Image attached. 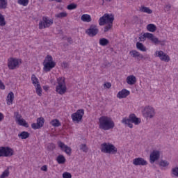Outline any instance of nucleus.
<instances>
[{"mask_svg": "<svg viewBox=\"0 0 178 178\" xmlns=\"http://www.w3.org/2000/svg\"><path fill=\"white\" fill-rule=\"evenodd\" d=\"M133 165H135V166H147L148 162L143 158L138 157L133 160Z\"/></svg>", "mask_w": 178, "mask_h": 178, "instance_id": "nucleus-13", "label": "nucleus"}, {"mask_svg": "<svg viewBox=\"0 0 178 178\" xmlns=\"http://www.w3.org/2000/svg\"><path fill=\"white\" fill-rule=\"evenodd\" d=\"M63 178H72V174L70 172H65L63 174Z\"/></svg>", "mask_w": 178, "mask_h": 178, "instance_id": "nucleus-45", "label": "nucleus"}, {"mask_svg": "<svg viewBox=\"0 0 178 178\" xmlns=\"http://www.w3.org/2000/svg\"><path fill=\"white\" fill-rule=\"evenodd\" d=\"M15 116L17 122H18V120H22V115L19 114L17 112L15 113Z\"/></svg>", "mask_w": 178, "mask_h": 178, "instance_id": "nucleus-46", "label": "nucleus"}, {"mask_svg": "<svg viewBox=\"0 0 178 178\" xmlns=\"http://www.w3.org/2000/svg\"><path fill=\"white\" fill-rule=\"evenodd\" d=\"M113 26V24H108V25H106L104 27V33H108V31H110Z\"/></svg>", "mask_w": 178, "mask_h": 178, "instance_id": "nucleus-43", "label": "nucleus"}, {"mask_svg": "<svg viewBox=\"0 0 178 178\" xmlns=\"http://www.w3.org/2000/svg\"><path fill=\"white\" fill-rule=\"evenodd\" d=\"M76 8H77V4L74 3L69 4L67 6V9H68V10H73V9H76Z\"/></svg>", "mask_w": 178, "mask_h": 178, "instance_id": "nucleus-39", "label": "nucleus"}, {"mask_svg": "<svg viewBox=\"0 0 178 178\" xmlns=\"http://www.w3.org/2000/svg\"><path fill=\"white\" fill-rule=\"evenodd\" d=\"M99 44L102 45V47H106L108 44H109V40L106 38H101L99 39Z\"/></svg>", "mask_w": 178, "mask_h": 178, "instance_id": "nucleus-27", "label": "nucleus"}, {"mask_svg": "<svg viewBox=\"0 0 178 178\" xmlns=\"http://www.w3.org/2000/svg\"><path fill=\"white\" fill-rule=\"evenodd\" d=\"M43 66L44 72H51L56 66V63L54 61V58L51 56L47 55L43 61Z\"/></svg>", "mask_w": 178, "mask_h": 178, "instance_id": "nucleus-4", "label": "nucleus"}, {"mask_svg": "<svg viewBox=\"0 0 178 178\" xmlns=\"http://www.w3.org/2000/svg\"><path fill=\"white\" fill-rule=\"evenodd\" d=\"M156 56H158L161 59V60H163V62H169L170 60V57L166 54H165L162 51H156Z\"/></svg>", "mask_w": 178, "mask_h": 178, "instance_id": "nucleus-14", "label": "nucleus"}, {"mask_svg": "<svg viewBox=\"0 0 178 178\" xmlns=\"http://www.w3.org/2000/svg\"><path fill=\"white\" fill-rule=\"evenodd\" d=\"M159 165L163 166V168H166V166H169V162L162 160L161 161H160Z\"/></svg>", "mask_w": 178, "mask_h": 178, "instance_id": "nucleus-42", "label": "nucleus"}, {"mask_svg": "<svg viewBox=\"0 0 178 178\" xmlns=\"http://www.w3.org/2000/svg\"><path fill=\"white\" fill-rule=\"evenodd\" d=\"M101 152L104 154L115 155L118 153V148L112 143H104L101 145Z\"/></svg>", "mask_w": 178, "mask_h": 178, "instance_id": "nucleus-2", "label": "nucleus"}, {"mask_svg": "<svg viewBox=\"0 0 178 178\" xmlns=\"http://www.w3.org/2000/svg\"><path fill=\"white\" fill-rule=\"evenodd\" d=\"M136 48L142 52H147V47L140 42H136Z\"/></svg>", "mask_w": 178, "mask_h": 178, "instance_id": "nucleus-23", "label": "nucleus"}, {"mask_svg": "<svg viewBox=\"0 0 178 178\" xmlns=\"http://www.w3.org/2000/svg\"><path fill=\"white\" fill-rule=\"evenodd\" d=\"M54 24V20L47 17H43L42 21L39 22V29L40 30H42V29H47V27H50Z\"/></svg>", "mask_w": 178, "mask_h": 178, "instance_id": "nucleus-7", "label": "nucleus"}, {"mask_svg": "<svg viewBox=\"0 0 178 178\" xmlns=\"http://www.w3.org/2000/svg\"><path fill=\"white\" fill-rule=\"evenodd\" d=\"M81 151H83V152H88V147H87V145L86 144H81L79 145Z\"/></svg>", "mask_w": 178, "mask_h": 178, "instance_id": "nucleus-37", "label": "nucleus"}, {"mask_svg": "<svg viewBox=\"0 0 178 178\" xmlns=\"http://www.w3.org/2000/svg\"><path fill=\"white\" fill-rule=\"evenodd\" d=\"M63 65H64L65 67H66V65H67V63H63Z\"/></svg>", "mask_w": 178, "mask_h": 178, "instance_id": "nucleus-56", "label": "nucleus"}, {"mask_svg": "<svg viewBox=\"0 0 178 178\" xmlns=\"http://www.w3.org/2000/svg\"><path fill=\"white\" fill-rule=\"evenodd\" d=\"M99 32L98 26L95 24L90 25L89 29L86 31V34H88L89 37H95Z\"/></svg>", "mask_w": 178, "mask_h": 178, "instance_id": "nucleus-9", "label": "nucleus"}, {"mask_svg": "<svg viewBox=\"0 0 178 178\" xmlns=\"http://www.w3.org/2000/svg\"><path fill=\"white\" fill-rule=\"evenodd\" d=\"M138 58H140V59H144V56L139 53Z\"/></svg>", "mask_w": 178, "mask_h": 178, "instance_id": "nucleus-50", "label": "nucleus"}, {"mask_svg": "<svg viewBox=\"0 0 178 178\" xmlns=\"http://www.w3.org/2000/svg\"><path fill=\"white\" fill-rule=\"evenodd\" d=\"M150 41H152V42H153V44H155L156 45H158L160 42H161V40H159L158 38L155 36H154Z\"/></svg>", "mask_w": 178, "mask_h": 178, "instance_id": "nucleus-41", "label": "nucleus"}, {"mask_svg": "<svg viewBox=\"0 0 178 178\" xmlns=\"http://www.w3.org/2000/svg\"><path fill=\"white\" fill-rule=\"evenodd\" d=\"M51 126H54V127H59V126H60V122L58 120H53L51 122Z\"/></svg>", "mask_w": 178, "mask_h": 178, "instance_id": "nucleus-36", "label": "nucleus"}, {"mask_svg": "<svg viewBox=\"0 0 178 178\" xmlns=\"http://www.w3.org/2000/svg\"><path fill=\"white\" fill-rule=\"evenodd\" d=\"M67 41L70 42V44H72V38H68Z\"/></svg>", "mask_w": 178, "mask_h": 178, "instance_id": "nucleus-52", "label": "nucleus"}, {"mask_svg": "<svg viewBox=\"0 0 178 178\" xmlns=\"http://www.w3.org/2000/svg\"><path fill=\"white\" fill-rule=\"evenodd\" d=\"M17 122L19 126H24V127H29V124L26 123V120L24 119H21L18 120Z\"/></svg>", "mask_w": 178, "mask_h": 178, "instance_id": "nucleus-32", "label": "nucleus"}, {"mask_svg": "<svg viewBox=\"0 0 178 178\" xmlns=\"http://www.w3.org/2000/svg\"><path fill=\"white\" fill-rule=\"evenodd\" d=\"M129 95H130V91L127 90V89H122L118 93L117 97L121 99L122 98H126L127 97H129Z\"/></svg>", "mask_w": 178, "mask_h": 178, "instance_id": "nucleus-18", "label": "nucleus"}, {"mask_svg": "<svg viewBox=\"0 0 178 178\" xmlns=\"http://www.w3.org/2000/svg\"><path fill=\"white\" fill-rule=\"evenodd\" d=\"M48 86H44L43 87V89L45 90V91H47V90H48Z\"/></svg>", "mask_w": 178, "mask_h": 178, "instance_id": "nucleus-53", "label": "nucleus"}, {"mask_svg": "<svg viewBox=\"0 0 178 178\" xmlns=\"http://www.w3.org/2000/svg\"><path fill=\"white\" fill-rule=\"evenodd\" d=\"M35 87H36V93L38 95H39V97H41V95H42V89L41 88V85L38 83Z\"/></svg>", "mask_w": 178, "mask_h": 178, "instance_id": "nucleus-29", "label": "nucleus"}, {"mask_svg": "<svg viewBox=\"0 0 178 178\" xmlns=\"http://www.w3.org/2000/svg\"><path fill=\"white\" fill-rule=\"evenodd\" d=\"M0 26L1 27H3V26H6V21H5V17H3V15L1 13H0Z\"/></svg>", "mask_w": 178, "mask_h": 178, "instance_id": "nucleus-34", "label": "nucleus"}, {"mask_svg": "<svg viewBox=\"0 0 178 178\" xmlns=\"http://www.w3.org/2000/svg\"><path fill=\"white\" fill-rule=\"evenodd\" d=\"M143 115L145 118H149V119H152L155 116V109L151 106H147L143 111Z\"/></svg>", "mask_w": 178, "mask_h": 178, "instance_id": "nucleus-10", "label": "nucleus"}, {"mask_svg": "<svg viewBox=\"0 0 178 178\" xmlns=\"http://www.w3.org/2000/svg\"><path fill=\"white\" fill-rule=\"evenodd\" d=\"M153 37H154V34L149 33H145L143 34V36H141L139 38L141 41H145L146 38H148V40H150V41H151V40H152Z\"/></svg>", "mask_w": 178, "mask_h": 178, "instance_id": "nucleus-21", "label": "nucleus"}, {"mask_svg": "<svg viewBox=\"0 0 178 178\" xmlns=\"http://www.w3.org/2000/svg\"><path fill=\"white\" fill-rule=\"evenodd\" d=\"M7 6H8V1L0 0V9H6Z\"/></svg>", "mask_w": 178, "mask_h": 178, "instance_id": "nucleus-28", "label": "nucleus"}, {"mask_svg": "<svg viewBox=\"0 0 178 178\" xmlns=\"http://www.w3.org/2000/svg\"><path fill=\"white\" fill-rule=\"evenodd\" d=\"M15 94L13 92H10L6 98L7 105H12V104H13Z\"/></svg>", "mask_w": 178, "mask_h": 178, "instance_id": "nucleus-19", "label": "nucleus"}, {"mask_svg": "<svg viewBox=\"0 0 178 178\" xmlns=\"http://www.w3.org/2000/svg\"><path fill=\"white\" fill-rule=\"evenodd\" d=\"M19 5H22V6H27L29 5V0H18Z\"/></svg>", "mask_w": 178, "mask_h": 178, "instance_id": "nucleus-38", "label": "nucleus"}, {"mask_svg": "<svg viewBox=\"0 0 178 178\" xmlns=\"http://www.w3.org/2000/svg\"><path fill=\"white\" fill-rule=\"evenodd\" d=\"M161 156V153L158 150H154L150 154V163H154L155 161H158Z\"/></svg>", "mask_w": 178, "mask_h": 178, "instance_id": "nucleus-17", "label": "nucleus"}, {"mask_svg": "<svg viewBox=\"0 0 178 178\" xmlns=\"http://www.w3.org/2000/svg\"><path fill=\"white\" fill-rule=\"evenodd\" d=\"M136 19H138V17H136Z\"/></svg>", "mask_w": 178, "mask_h": 178, "instance_id": "nucleus-59", "label": "nucleus"}, {"mask_svg": "<svg viewBox=\"0 0 178 178\" xmlns=\"http://www.w3.org/2000/svg\"><path fill=\"white\" fill-rule=\"evenodd\" d=\"M113 20H115V17L112 14H104L99 19V26H105V24H113Z\"/></svg>", "mask_w": 178, "mask_h": 178, "instance_id": "nucleus-5", "label": "nucleus"}, {"mask_svg": "<svg viewBox=\"0 0 178 178\" xmlns=\"http://www.w3.org/2000/svg\"><path fill=\"white\" fill-rule=\"evenodd\" d=\"M104 87H106V88H110L111 87H112V85L111 84V83L107 82L104 84Z\"/></svg>", "mask_w": 178, "mask_h": 178, "instance_id": "nucleus-47", "label": "nucleus"}, {"mask_svg": "<svg viewBox=\"0 0 178 178\" xmlns=\"http://www.w3.org/2000/svg\"><path fill=\"white\" fill-rule=\"evenodd\" d=\"M147 30L150 33H154V31H156V26L154 24H149L147 26Z\"/></svg>", "mask_w": 178, "mask_h": 178, "instance_id": "nucleus-26", "label": "nucleus"}, {"mask_svg": "<svg viewBox=\"0 0 178 178\" xmlns=\"http://www.w3.org/2000/svg\"><path fill=\"white\" fill-rule=\"evenodd\" d=\"M58 147H60L62 151L67 153V155H70L72 154V148L70 147L65 145L62 141L58 142Z\"/></svg>", "mask_w": 178, "mask_h": 178, "instance_id": "nucleus-16", "label": "nucleus"}, {"mask_svg": "<svg viewBox=\"0 0 178 178\" xmlns=\"http://www.w3.org/2000/svg\"><path fill=\"white\" fill-rule=\"evenodd\" d=\"M99 127L102 130H112L115 127V122L111 118L102 116L99 119Z\"/></svg>", "mask_w": 178, "mask_h": 178, "instance_id": "nucleus-1", "label": "nucleus"}, {"mask_svg": "<svg viewBox=\"0 0 178 178\" xmlns=\"http://www.w3.org/2000/svg\"><path fill=\"white\" fill-rule=\"evenodd\" d=\"M56 2H62V0H56Z\"/></svg>", "mask_w": 178, "mask_h": 178, "instance_id": "nucleus-57", "label": "nucleus"}, {"mask_svg": "<svg viewBox=\"0 0 178 178\" xmlns=\"http://www.w3.org/2000/svg\"><path fill=\"white\" fill-rule=\"evenodd\" d=\"M137 82V78L134 75L128 76L127 78V83L129 86H133L135 83Z\"/></svg>", "mask_w": 178, "mask_h": 178, "instance_id": "nucleus-20", "label": "nucleus"}, {"mask_svg": "<svg viewBox=\"0 0 178 178\" xmlns=\"http://www.w3.org/2000/svg\"><path fill=\"white\" fill-rule=\"evenodd\" d=\"M56 161L59 165H63L66 162V159L64 155L60 154L57 156Z\"/></svg>", "mask_w": 178, "mask_h": 178, "instance_id": "nucleus-24", "label": "nucleus"}, {"mask_svg": "<svg viewBox=\"0 0 178 178\" xmlns=\"http://www.w3.org/2000/svg\"><path fill=\"white\" fill-rule=\"evenodd\" d=\"M140 10L144 13H148V15H151V13H152V10L149 9V8L147 7H142L140 8Z\"/></svg>", "mask_w": 178, "mask_h": 178, "instance_id": "nucleus-35", "label": "nucleus"}, {"mask_svg": "<svg viewBox=\"0 0 178 178\" xmlns=\"http://www.w3.org/2000/svg\"><path fill=\"white\" fill-rule=\"evenodd\" d=\"M171 175H172V177H178V167L172 168Z\"/></svg>", "mask_w": 178, "mask_h": 178, "instance_id": "nucleus-33", "label": "nucleus"}, {"mask_svg": "<svg viewBox=\"0 0 178 178\" xmlns=\"http://www.w3.org/2000/svg\"><path fill=\"white\" fill-rule=\"evenodd\" d=\"M129 55H131L132 58H138V56H140V52L136 50H132L129 52Z\"/></svg>", "mask_w": 178, "mask_h": 178, "instance_id": "nucleus-30", "label": "nucleus"}, {"mask_svg": "<svg viewBox=\"0 0 178 178\" xmlns=\"http://www.w3.org/2000/svg\"><path fill=\"white\" fill-rule=\"evenodd\" d=\"M8 66L9 69L14 70L15 68L19 66V60L13 58H9Z\"/></svg>", "mask_w": 178, "mask_h": 178, "instance_id": "nucleus-15", "label": "nucleus"}, {"mask_svg": "<svg viewBox=\"0 0 178 178\" xmlns=\"http://www.w3.org/2000/svg\"><path fill=\"white\" fill-rule=\"evenodd\" d=\"M41 170H43V172H47V170H48V167L47 165H43L41 167Z\"/></svg>", "mask_w": 178, "mask_h": 178, "instance_id": "nucleus-49", "label": "nucleus"}, {"mask_svg": "<svg viewBox=\"0 0 178 178\" xmlns=\"http://www.w3.org/2000/svg\"><path fill=\"white\" fill-rule=\"evenodd\" d=\"M66 16H67V13L63 12V13H60L56 15V17H58V18H62V17H66Z\"/></svg>", "mask_w": 178, "mask_h": 178, "instance_id": "nucleus-44", "label": "nucleus"}, {"mask_svg": "<svg viewBox=\"0 0 178 178\" xmlns=\"http://www.w3.org/2000/svg\"><path fill=\"white\" fill-rule=\"evenodd\" d=\"M13 149L9 147H0V157L1 156H12L13 155Z\"/></svg>", "mask_w": 178, "mask_h": 178, "instance_id": "nucleus-8", "label": "nucleus"}, {"mask_svg": "<svg viewBox=\"0 0 178 178\" xmlns=\"http://www.w3.org/2000/svg\"><path fill=\"white\" fill-rule=\"evenodd\" d=\"M51 145L52 149H54V148H55V145L51 144Z\"/></svg>", "mask_w": 178, "mask_h": 178, "instance_id": "nucleus-55", "label": "nucleus"}, {"mask_svg": "<svg viewBox=\"0 0 178 178\" xmlns=\"http://www.w3.org/2000/svg\"><path fill=\"white\" fill-rule=\"evenodd\" d=\"M57 83L58 86H56V91L60 94V95H63V94L66 92V90H67L66 84L65 83V79L58 78Z\"/></svg>", "mask_w": 178, "mask_h": 178, "instance_id": "nucleus-6", "label": "nucleus"}, {"mask_svg": "<svg viewBox=\"0 0 178 178\" xmlns=\"http://www.w3.org/2000/svg\"><path fill=\"white\" fill-rule=\"evenodd\" d=\"M83 116H84V110L79 109L72 115V118L74 122H80L83 119Z\"/></svg>", "mask_w": 178, "mask_h": 178, "instance_id": "nucleus-11", "label": "nucleus"}, {"mask_svg": "<svg viewBox=\"0 0 178 178\" xmlns=\"http://www.w3.org/2000/svg\"><path fill=\"white\" fill-rule=\"evenodd\" d=\"M107 1V2H111V1H112V0H106Z\"/></svg>", "mask_w": 178, "mask_h": 178, "instance_id": "nucleus-58", "label": "nucleus"}, {"mask_svg": "<svg viewBox=\"0 0 178 178\" xmlns=\"http://www.w3.org/2000/svg\"><path fill=\"white\" fill-rule=\"evenodd\" d=\"M0 88L1 90H5V84H3V82L0 80Z\"/></svg>", "mask_w": 178, "mask_h": 178, "instance_id": "nucleus-48", "label": "nucleus"}, {"mask_svg": "<svg viewBox=\"0 0 178 178\" xmlns=\"http://www.w3.org/2000/svg\"><path fill=\"white\" fill-rule=\"evenodd\" d=\"M31 80H32V83L35 86V87L37 86V84H40V82L38 81V79L37 78V76H35V74L32 75Z\"/></svg>", "mask_w": 178, "mask_h": 178, "instance_id": "nucleus-31", "label": "nucleus"}, {"mask_svg": "<svg viewBox=\"0 0 178 178\" xmlns=\"http://www.w3.org/2000/svg\"><path fill=\"white\" fill-rule=\"evenodd\" d=\"M122 123L123 124H128V127L130 129H133V124H140L141 123V120L136 116L135 114H131L129 118H123L122 120Z\"/></svg>", "mask_w": 178, "mask_h": 178, "instance_id": "nucleus-3", "label": "nucleus"}, {"mask_svg": "<svg viewBox=\"0 0 178 178\" xmlns=\"http://www.w3.org/2000/svg\"><path fill=\"white\" fill-rule=\"evenodd\" d=\"M18 137L22 140H26L30 137V133L24 131L18 134Z\"/></svg>", "mask_w": 178, "mask_h": 178, "instance_id": "nucleus-22", "label": "nucleus"}, {"mask_svg": "<svg viewBox=\"0 0 178 178\" xmlns=\"http://www.w3.org/2000/svg\"><path fill=\"white\" fill-rule=\"evenodd\" d=\"M8 176H9V168L6 169L5 171L3 172L2 175L0 176V178L8 177Z\"/></svg>", "mask_w": 178, "mask_h": 178, "instance_id": "nucleus-40", "label": "nucleus"}, {"mask_svg": "<svg viewBox=\"0 0 178 178\" xmlns=\"http://www.w3.org/2000/svg\"><path fill=\"white\" fill-rule=\"evenodd\" d=\"M166 8H168V9H170V5H167Z\"/></svg>", "mask_w": 178, "mask_h": 178, "instance_id": "nucleus-54", "label": "nucleus"}, {"mask_svg": "<svg viewBox=\"0 0 178 178\" xmlns=\"http://www.w3.org/2000/svg\"><path fill=\"white\" fill-rule=\"evenodd\" d=\"M3 119V114H2L1 113H0V122L1 120H2Z\"/></svg>", "mask_w": 178, "mask_h": 178, "instance_id": "nucleus-51", "label": "nucleus"}, {"mask_svg": "<svg viewBox=\"0 0 178 178\" xmlns=\"http://www.w3.org/2000/svg\"><path fill=\"white\" fill-rule=\"evenodd\" d=\"M81 19L82 20V22H86V23H90V22H91V16L88 14H83L81 17Z\"/></svg>", "mask_w": 178, "mask_h": 178, "instance_id": "nucleus-25", "label": "nucleus"}, {"mask_svg": "<svg viewBox=\"0 0 178 178\" xmlns=\"http://www.w3.org/2000/svg\"><path fill=\"white\" fill-rule=\"evenodd\" d=\"M44 122H45V120L44 119V118L40 117L37 119V123H33L31 124V127H32V129H33V130H37L38 129H41V127H42V126H44Z\"/></svg>", "mask_w": 178, "mask_h": 178, "instance_id": "nucleus-12", "label": "nucleus"}]
</instances>
